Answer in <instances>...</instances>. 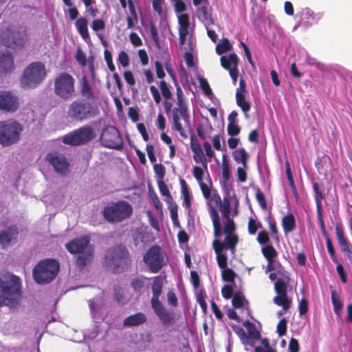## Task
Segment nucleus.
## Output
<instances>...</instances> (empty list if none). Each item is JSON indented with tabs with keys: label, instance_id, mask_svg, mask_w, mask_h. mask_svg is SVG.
<instances>
[{
	"label": "nucleus",
	"instance_id": "obj_1",
	"mask_svg": "<svg viewBox=\"0 0 352 352\" xmlns=\"http://www.w3.org/2000/svg\"><path fill=\"white\" fill-rule=\"evenodd\" d=\"M67 251L72 254H78L76 263L82 268L91 263L94 258V247L90 243V237H77L65 244Z\"/></svg>",
	"mask_w": 352,
	"mask_h": 352
},
{
	"label": "nucleus",
	"instance_id": "obj_2",
	"mask_svg": "<svg viewBox=\"0 0 352 352\" xmlns=\"http://www.w3.org/2000/svg\"><path fill=\"white\" fill-rule=\"evenodd\" d=\"M104 262L113 268L115 273H122L128 270L132 260L127 248L118 244L106 250Z\"/></svg>",
	"mask_w": 352,
	"mask_h": 352
},
{
	"label": "nucleus",
	"instance_id": "obj_3",
	"mask_svg": "<svg viewBox=\"0 0 352 352\" xmlns=\"http://www.w3.org/2000/svg\"><path fill=\"white\" fill-rule=\"evenodd\" d=\"M67 113L72 120L82 122L96 118L100 110L96 102L78 98L69 104Z\"/></svg>",
	"mask_w": 352,
	"mask_h": 352
},
{
	"label": "nucleus",
	"instance_id": "obj_4",
	"mask_svg": "<svg viewBox=\"0 0 352 352\" xmlns=\"http://www.w3.org/2000/svg\"><path fill=\"white\" fill-rule=\"evenodd\" d=\"M20 285V279L16 276L0 278V307H13L17 305L21 296Z\"/></svg>",
	"mask_w": 352,
	"mask_h": 352
},
{
	"label": "nucleus",
	"instance_id": "obj_5",
	"mask_svg": "<svg viewBox=\"0 0 352 352\" xmlns=\"http://www.w3.org/2000/svg\"><path fill=\"white\" fill-rule=\"evenodd\" d=\"M133 207L126 201L111 202L102 211L104 219L109 223H118L129 219L133 214Z\"/></svg>",
	"mask_w": 352,
	"mask_h": 352
},
{
	"label": "nucleus",
	"instance_id": "obj_6",
	"mask_svg": "<svg viewBox=\"0 0 352 352\" xmlns=\"http://www.w3.org/2000/svg\"><path fill=\"white\" fill-rule=\"evenodd\" d=\"M59 270L60 265L56 259H42L34 266L32 271L33 277L40 285L47 284L56 278Z\"/></svg>",
	"mask_w": 352,
	"mask_h": 352
},
{
	"label": "nucleus",
	"instance_id": "obj_7",
	"mask_svg": "<svg viewBox=\"0 0 352 352\" xmlns=\"http://www.w3.org/2000/svg\"><path fill=\"white\" fill-rule=\"evenodd\" d=\"M46 74L43 63L38 61L31 63L23 72L21 84L23 88L34 89L45 80Z\"/></svg>",
	"mask_w": 352,
	"mask_h": 352
},
{
	"label": "nucleus",
	"instance_id": "obj_8",
	"mask_svg": "<svg viewBox=\"0 0 352 352\" xmlns=\"http://www.w3.org/2000/svg\"><path fill=\"white\" fill-rule=\"evenodd\" d=\"M27 41V31L25 28L14 29L8 27L0 34V43L13 50H21Z\"/></svg>",
	"mask_w": 352,
	"mask_h": 352
},
{
	"label": "nucleus",
	"instance_id": "obj_9",
	"mask_svg": "<svg viewBox=\"0 0 352 352\" xmlns=\"http://www.w3.org/2000/svg\"><path fill=\"white\" fill-rule=\"evenodd\" d=\"M166 252L158 245H152L143 256V261L151 273L157 274L166 265Z\"/></svg>",
	"mask_w": 352,
	"mask_h": 352
},
{
	"label": "nucleus",
	"instance_id": "obj_10",
	"mask_svg": "<svg viewBox=\"0 0 352 352\" xmlns=\"http://www.w3.org/2000/svg\"><path fill=\"white\" fill-rule=\"evenodd\" d=\"M23 130V126L17 121L0 122V144L8 146L16 143Z\"/></svg>",
	"mask_w": 352,
	"mask_h": 352
},
{
	"label": "nucleus",
	"instance_id": "obj_11",
	"mask_svg": "<svg viewBox=\"0 0 352 352\" xmlns=\"http://www.w3.org/2000/svg\"><path fill=\"white\" fill-rule=\"evenodd\" d=\"M54 91L60 98L69 100L75 93V79L67 72L60 74L54 80Z\"/></svg>",
	"mask_w": 352,
	"mask_h": 352
},
{
	"label": "nucleus",
	"instance_id": "obj_12",
	"mask_svg": "<svg viewBox=\"0 0 352 352\" xmlns=\"http://www.w3.org/2000/svg\"><path fill=\"white\" fill-rule=\"evenodd\" d=\"M96 137L94 129L89 126H83L63 137V142L71 146H80L89 143Z\"/></svg>",
	"mask_w": 352,
	"mask_h": 352
},
{
	"label": "nucleus",
	"instance_id": "obj_13",
	"mask_svg": "<svg viewBox=\"0 0 352 352\" xmlns=\"http://www.w3.org/2000/svg\"><path fill=\"white\" fill-rule=\"evenodd\" d=\"M100 140L107 148L120 150L122 148V140L119 131L114 126L106 128L101 134Z\"/></svg>",
	"mask_w": 352,
	"mask_h": 352
},
{
	"label": "nucleus",
	"instance_id": "obj_14",
	"mask_svg": "<svg viewBox=\"0 0 352 352\" xmlns=\"http://www.w3.org/2000/svg\"><path fill=\"white\" fill-rule=\"evenodd\" d=\"M182 118L186 124L190 123V114L188 110L186 104L182 105H177L173 110V124L172 129L179 133L180 135L184 138H186L185 131L184 130L182 125L180 122V119Z\"/></svg>",
	"mask_w": 352,
	"mask_h": 352
},
{
	"label": "nucleus",
	"instance_id": "obj_15",
	"mask_svg": "<svg viewBox=\"0 0 352 352\" xmlns=\"http://www.w3.org/2000/svg\"><path fill=\"white\" fill-rule=\"evenodd\" d=\"M163 280L164 278L162 276H155L153 278V282L151 285L153 296L151 300V307L156 315L165 309L164 307L162 305L160 300V296L162 292Z\"/></svg>",
	"mask_w": 352,
	"mask_h": 352
},
{
	"label": "nucleus",
	"instance_id": "obj_16",
	"mask_svg": "<svg viewBox=\"0 0 352 352\" xmlns=\"http://www.w3.org/2000/svg\"><path fill=\"white\" fill-rule=\"evenodd\" d=\"M19 107V98L7 91H0V109L6 112H15Z\"/></svg>",
	"mask_w": 352,
	"mask_h": 352
},
{
	"label": "nucleus",
	"instance_id": "obj_17",
	"mask_svg": "<svg viewBox=\"0 0 352 352\" xmlns=\"http://www.w3.org/2000/svg\"><path fill=\"white\" fill-rule=\"evenodd\" d=\"M46 160L58 173L64 175L67 173L69 163L64 155L57 153H49L46 157Z\"/></svg>",
	"mask_w": 352,
	"mask_h": 352
},
{
	"label": "nucleus",
	"instance_id": "obj_18",
	"mask_svg": "<svg viewBox=\"0 0 352 352\" xmlns=\"http://www.w3.org/2000/svg\"><path fill=\"white\" fill-rule=\"evenodd\" d=\"M237 234H226L224 241L222 242L219 239H214L212 246L217 247L218 250H230L232 254H235L236 246L239 243Z\"/></svg>",
	"mask_w": 352,
	"mask_h": 352
},
{
	"label": "nucleus",
	"instance_id": "obj_19",
	"mask_svg": "<svg viewBox=\"0 0 352 352\" xmlns=\"http://www.w3.org/2000/svg\"><path fill=\"white\" fill-rule=\"evenodd\" d=\"M336 234L342 252L349 260H352V250L350 248L349 242L345 236L342 225L340 223H336Z\"/></svg>",
	"mask_w": 352,
	"mask_h": 352
},
{
	"label": "nucleus",
	"instance_id": "obj_20",
	"mask_svg": "<svg viewBox=\"0 0 352 352\" xmlns=\"http://www.w3.org/2000/svg\"><path fill=\"white\" fill-rule=\"evenodd\" d=\"M15 68L14 57L9 52H0V76L11 73Z\"/></svg>",
	"mask_w": 352,
	"mask_h": 352
},
{
	"label": "nucleus",
	"instance_id": "obj_21",
	"mask_svg": "<svg viewBox=\"0 0 352 352\" xmlns=\"http://www.w3.org/2000/svg\"><path fill=\"white\" fill-rule=\"evenodd\" d=\"M190 148L193 153V159L197 163H201L204 167L207 168V160L199 144L198 140L194 134L190 135Z\"/></svg>",
	"mask_w": 352,
	"mask_h": 352
},
{
	"label": "nucleus",
	"instance_id": "obj_22",
	"mask_svg": "<svg viewBox=\"0 0 352 352\" xmlns=\"http://www.w3.org/2000/svg\"><path fill=\"white\" fill-rule=\"evenodd\" d=\"M79 93L86 101L96 102L94 91L85 76L80 79Z\"/></svg>",
	"mask_w": 352,
	"mask_h": 352
},
{
	"label": "nucleus",
	"instance_id": "obj_23",
	"mask_svg": "<svg viewBox=\"0 0 352 352\" xmlns=\"http://www.w3.org/2000/svg\"><path fill=\"white\" fill-rule=\"evenodd\" d=\"M19 234L17 228L10 227L6 230L0 232V244L3 248L7 247L11 241L16 239Z\"/></svg>",
	"mask_w": 352,
	"mask_h": 352
},
{
	"label": "nucleus",
	"instance_id": "obj_24",
	"mask_svg": "<svg viewBox=\"0 0 352 352\" xmlns=\"http://www.w3.org/2000/svg\"><path fill=\"white\" fill-rule=\"evenodd\" d=\"M146 316L142 312H138L126 317L123 321L125 327H135L142 324L146 322Z\"/></svg>",
	"mask_w": 352,
	"mask_h": 352
},
{
	"label": "nucleus",
	"instance_id": "obj_25",
	"mask_svg": "<svg viewBox=\"0 0 352 352\" xmlns=\"http://www.w3.org/2000/svg\"><path fill=\"white\" fill-rule=\"evenodd\" d=\"M198 16L204 21L205 25L210 26L214 23V20L212 17L211 8L209 4H203L197 10Z\"/></svg>",
	"mask_w": 352,
	"mask_h": 352
},
{
	"label": "nucleus",
	"instance_id": "obj_26",
	"mask_svg": "<svg viewBox=\"0 0 352 352\" xmlns=\"http://www.w3.org/2000/svg\"><path fill=\"white\" fill-rule=\"evenodd\" d=\"M290 280L288 274H282V278H279L274 283V290L277 294H287V284Z\"/></svg>",
	"mask_w": 352,
	"mask_h": 352
},
{
	"label": "nucleus",
	"instance_id": "obj_27",
	"mask_svg": "<svg viewBox=\"0 0 352 352\" xmlns=\"http://www.w3.org/2000/svg\"><path fill=\"white\" fill-rule=\"evenodd\" d=\"M221 66L227 70L232 68V67H236L239 64V58L235 53H232L226 56H222L220 58Z\"/></svg>",
	"mask_w": 352,
	"mask_h": 352
},
{
	"label": "nucleus",
	"instance_id": "obj_28",
	"mask_svg": "<svg viewBox=\"0 0 352 352\" xmlns=\"http://www.w3.org/2000/svg\"><path fill=\"white\" fill-rule=\"evenodd\" d=\"M210 214L212 220L214 236L218 238L221 235V226L219 213L214 207H212L210 208Z\"/></svg>",
	"mask_w": 352,
	"mask_h": 352
},
{
	"label": "nucleus",
	"instance_id": "obj_29",
	"mask_svg": "<svg viewBox=\"0 0 352 352\" xmlns=\"http://www.w3.org/2000/svg\"><path fill=\"white\" fill-rule=\"evenodd\" d=\"M282 226L285 234L292 232L295 230L296 226V220L292 213H289L283 217L282 219Z\"/></svg>",
	"mask_w": 352,
	"mask_h": 352
},
{
	"label": "nucleus",
	"instance_id": "obj_30",
	"mask_svg": "<svg viewBox=\"0 0 352 352\" xmlns=\"http://www.w3.org/2000/svg\"><path fill=\"white\" fill-rule=\"evenodd\" d=\"M87 24L88 21L87 19L85 17H80L76 21V28L79 34L85 41H87L89 38Z\"/></svg>",
	"mask_w": 352,
	"mask_h": 352
},
{
	"label": "nucleus",
	"instance_id": "obj_31",
	"mask_svg": "<svg viewBox=\"0 0 352 352\" xmlns=\"http://www.w3.org/2000/svg\"><path fill=\"white\" fill-rule=\"evenodd\" d=\"M164 326L173 324L175 322L174 312H169L166 309L157 315Z\"/></svg>",
	"mask_w": 352,
	"mask_h": 352
},
{
	"label": "nucleus",
	"instance_id": "obj_32",
	"mask_svg": "<svg viewBox=\"0 0 352 352\" xmlns=\"http://www.w3.org/2000/svg\"><path fill=\"white\" fill-rule=\"evenodd\" d=\"M232 330L238 336L242 344L244 345H254V342L252 341H250V337L248 336L244 329L238 325L232 326Z\"/></svg>",
	"mask_w": 352,
	"mask_h": 352
},
{
	"label": "nucleus",
	"instance_id": "obj_33",
	"mask_svg": "<svg viewBox=\"0 0 352 352\" xmlns=\"http://www.w3.org/2000/svg\"><path fill=\"white\" fill-rule=\"evenodd\" d=\"M236 102L245 113V117H248L247 113L250 110L251 104L249 101L245 100V95L236 93Z\"/></svg>",
	"mask_w": 352,
	"mask_h": 352
},
{
	"label": "nucleus",
	"instance_id": "obj_34",
	"mask_svg": "<svg viewBox=\"0 0 352 352\" xmlns=\"http://www.w3.org/2000/svg\"><path fill=\"white\" fill-rule=\"evenodd\" d=\"M233 157L237 163H241L244 167H246L249 155L244 148L236 149L233 152Z\"/></svg>",
	"mask_w": 352,
	"mask_h": 352
},
{
	"label": "nucleus",
	"instance_id": "obj_35",
	"mask_svg": "<svg viewBox=\"0 0 352 352\" xmlns=\"http://www.w3.org/2000/svg\"><path fill=\"white\" fill-rule=\"evenodd\" d=\"M243 324L248 331V336L250 337V339L252 338L255 340H258L261 338V333L256 330V326L253 322L246 320L243 322Z\"/></svg>",
	"mask_w": 352,
	"mask_h": 352
},
{
	"label": "nucleus",
	"instance_id": "obj_36",
	"mask_svg": "<svg viewBox=\"0 0 352 352\" xmlns=\"http://www.w3.org/2000/svg\"><path fill=\"white\" fill-rule=\"evenodd\" d=\"M274 302L278 306H281L285 311H287L291 304V300L287 297V294H277L274 298Z\"/></svg>",
	"mask_w": 352,
	"mask_h": 352
},
{
	"label": "nucleus",
	"instance_id": "obj_37",
	"mask_svg": "<svg viewBox=\"0 0 352 352\" xmlns=\"http://www.w3.org/2000/svg\"><path fill=\"white\" fill-rule=\"evenodd\" d=\"M148 278L144 276H140L133 278L131 281V287L133 289V291L136 292H140L142 289L144 288L145 285V281Z\"/></svg>",
	"mask_w": 352,
	"mask_h": 352
},
{
	"label": "nucleus",
	"instance_id": "obj_38",
	"mask_svg": "<svg viewBox=\"0 0 352 352\" xmlns=\"http://www.w3.org/2000/svg\"><path fill=\"white\" fill-rule=\"evenodd\" d=\"M215 254H217V261L219 267L221 269H225L228 267L227 256L223 253V250H218L217 247L212 246Z\"/></svg>",
	"mask_w": 352,
	"mask_h": 352
},
{
	"label": "nucleus",
	"instance_id": "obj_39",
	"mask_svg": "<svg viewBox=\"0 0 352 352\" xmlns=\"http://www.w3.org/2000/svg\"><path fill=\"white\" fill-rule=\"evenodd\" d=\"M261 252L267 261L275 260L278 253L272 245H267L262 248Z\"/></svg>",
	"mask_w": 352,
	"mask_h": 352
},
{
	"label": "nucleus",
	"instance_id": "obj_40",
	"mask_svg": "<svg viewBox=\"0 0 352 352\" xmlns=\"http://www.w3.org/2000/svg\"><path fill=\"white\" fill-rule=\"evenodd\" d=\"M313 189L315 194L314 198L316 204V209L322 208V200L324 199V196L318 183L314 182L313 184Z\"/></svg>",
	"mask_w": 352,
	"mask_h": 352
},
{
	"label": "nucleus",
	"instance_id": "obj_41",
	"mask_svg": "<svg viewBox=\"0 0 352 352\" xmlns=\"http://www.w3.org/2000/svg\"><path fill=\"white\" fill-rule=\"evenodd\" d=\"M245 300V298L244 295L240 292H236L234 294L232 300V304L233 307L234 309H239L243 307L244 306Z\"/></svg>",
	"mask_w": 352,
	"mask_h": 352
},
{
	"label": "nucleus",
	"instance_id": "obj_42",
	"mask_svg": "<svg viewBox=\"0 0 352 352\" xmlns=\"http://www.w3.org/2000/svg\"><path fill=\"white\" fill-rule=\"evenodd\" d=\"M222 177L225 182H228L231 176L229 163L227 160V156L223 155L222 156Z\"/></svg>",
	"mask_w": 352,
	"mask_h": 352
},
{
	"label": "nucleus",
	"instance_id": "obj_43",
	"mask_svg": "<svg viewBox=\"0 0 352 352\" xmlns=\"http://www.w3.org/2000/svg\"><path fill=\"white\" fill-rule=\"evenodd\" d=\"M231 50L232 45L229 40L226 38H223L221 43H218L216 46V52L219 55H221Z\"/></svg>",
	"mask_w": 352,
	"mask_h": 352
},
{
	"label": "nucleus",
	"instance_id": "obj_44",
	"mask_svg": "<svg viewBox=\"0 0 352 352\" xmlns=\"http://www.w3.org/2000/svg\"><path fill=\"white\" fill-rule=\"evenodd\" d=\"M179 30L188 31L190 21L189 16L186 13H182L178 16Z\"/></svg>",
	"mask_w": 352,
	"mask_h": 352
},
{
	"label": "nucleus",
	"instance_id": "obj_45",
	"mask_svg": "<svg viewBox=\"0 0 352 352\" xmlns=\"http://www.w3.org/2000/svg\"><path fill=\"white\" fill-rule=\"evenodd\" d=\"M220 210L223 217L229 219L230 218V202L228 198L224 197L223 200V204L220 206Z\"/></svg>",
	"mask_w": 352,
	"mask_h": 352
},
{
	"label": "nucleus",
	"instance_id": "obj_46",
	"mask_svg": "<svg viewBox=\"0 0 352 352\" xmlns=\"http://www.w3.org/2000/svg\"><path fill=\"white\" fill-rule=\"evenodd\" d=\"M113 298L118 303L124 304L125 302L124 292L121 287H114Z\"/></svg>",
	"mask_w": 352,
	"mask_h": 352
},
{
	"label": "nucleus",
	"instance_id": "obj_47",
	"mask_svg": "<svg viewBox=\"0 0 352 352\" xmlns=\"http://www.w3.org/2000/svg\"><path fill=\"white\" fill-rule=\"evenodd\" d=\"M317 212V218L319 223L320 228L321 230L322 234L324 238H327L329 236L328 232L326 230L324 222L323 220L322 216V208L316 209Z\"/></svg>",
	"mask_w": 352,
	"mask_h": 352
},
{
	"label": "nucleus",
	"instance_id": "obj_48",
	"mask_svg": "<svg viewBox=\"0 0 352 352\" xmlns=\"http://www.w3.org/2000/svg\"><path fill=\"white\" fill-rule=\"evenodd\" d=\"M306 63L309 65L316 67L318 70L321 72H324L325 69V65L314 57L307 56Z\"/></svg>",
	"mask_w": 352,
	"mask_h": 352
},
{
	"label": "nucleus",
	"instance_id": "obj_49",
	"mask_svg": "<svg viewBox=\"0 0 352 352\" xmlns=\"http://www.w3.org/2000/svg\"><path fill=\"white\" fill-rule=\"evenodd\" d=\"M324 239H326V245H327V251L330 254L331 260L333 261V263H338V260L336 256V251H335L334 247L333 245V243H332V241H331L330 237L329 236V237L324 238Z\"/></svg>",
	"mask_w": 352,
	"mask_h": 352
},
{
	"label": "nucleus",
	"instance_id": "obj_50",
	"mask_svg": "<svg viewBox=\"0 0 352 352\" xmlns=\"http://www.w3.org/2000/svg\"><path fill=\"white\" fill-rule=\"evenodd\" d=\"M199 82L204 94L208 97L211 96L212 95V91L207 80L201 77L199 79Z\"/></svg>",
	"mask_w": 352,
	"mask_h": 352
},
{
	"label": "nucleus",
	"instance_id": "obj_51",
	"mask_svg": "<svg viewBox=\"0 0 352 352\" xmlns=\"http://www.w3.org/2000/svg\"><path fill=\"white\" fill-rule=\"evenodd\" d=\"M223 270L222 272L223 280L225 281H227V282H234V278L236 276L234 270H232L231 268H228V267L223 269Z\"/></svg>",
	"mask_w": 352,
	"mask_h": 352
},
{
	"label": "nucleus",
	"instance_id": "obj_52",
	"mask_svg": "<svg viewBox=\"0 0 352 352\" xmlns=\"http://www.w3.org/2000/svg\"><path fill=\"white\" fill-rule=\"evenodd\" d=\"M256 199L258 202L260 207L263 210H266L267 208V202L265 200V197L263 192L261 190L260 188H257L256 191Z\"/></svg>",
	"mask_w": 352,
	"mask_h": 352
},
{
	"label": "nucleus",
	"instance_id": "obj_53",
	"mask_svg": "<svg viewBox=\"0 0 352 352\" xmlns=\"http://www.w3.org/2000/svg\"><path fill=\"white\" fill-rule=\"evenodd\" d=\"M153 169L157 177V181L164 180L166 174L165 167L162 164H155L153 165Z\"/></svg>",
	"mask_w": 352,
	"mask_h": 352
},
{
	"label": "nucleus",
	"instance_id": "obj_54",
	"mask_svg": "<svg viewBox=\"0 0 352 352\" xmlns=\"http://www.w3.org/2000/svg\"><path fill=\"white\" fill-rule=\"evenodd\" d=\"M151 35L152 39L155 43V45L158 50L161 49L160 43V38L157 32V30L153 23L151 24L150 26Z\"/></svg>",
	"mask_w": 352,
	"mask_h": 352
},
{
	"label": "nucleus",
	"instance_id": "obj_55",
	"mask_svg": "<svg viewBox=\"0 0 352 352\" xmlns=\"http://www.w3.org/2000/svg\"><path fill=\"white\" fill-rule=\"evenodd\" d=\"M256 240L261 245H267L270 242L269 234L266 230L260 231L258 233Z\"/></svg>",
	"mask_w": 352,
	"mask_h": 352
},
{
	"label": "nucleus",
	"instance_id": "obj_56",
	"mask_svg": "<svg viewBox=\"0 0 352 352\" xmlns=\"http://www.w3.org/2000/svg\"><path fill=\"white\" fill-rule=\"evenodd\" d=\"M236 229L234 221L232 219H227L224 225V232L226 234H234L233 232Z\"/></svg>",
	"mask_w": 352,
	"mask_h": 352
},
{
	"label": "nucleus",
	"instance_id": "obj_57",
	"mask_svg": "<svg viewBox=\"0 0 352 352\" xmlns=\"http://www.w3.org/2000/svg\"><path fill=\"white\" fill-rule=\"evenodd\" d=\"M197 300L204 313L207 311V304L205 300V292L200 290L197 296Z\"/></svg>",
	"mask_w": 352,
	"mask_h": 352
},
{
	"label": "nucleus",
	"instance_id": "obj_58",
	"mask_svg": "<svg viewBox=\"0 0 352 352\" xmlns=\"http://www.w3.org/2000/svg\"><path fill=\"white\" fill-rule=\"evenodd\" d=\"M331 300L335 312H337L342 309V303L341 302L339 296H337L336 291L331 292Z\"/></svg>",
	"mask_w": 352,
	"mask_h": 352
},
{
	"label": "nucleus",
	"instance_id": "obj_59",
	"mask_svg": "<svg viewBox=\"0 0 352 352\" xmlns=\"http://www.w3.org/2000/svg\"><path fill=\"white\" fill-rule=\"evenodd\" d=\"M160 89L162 91V94L164 96V98L166 100L170 99L171 96H172V94H171V91H170L169 88L168 87V85L166 82V81L162 80L160 82Z\"/></svg>",
	"mask_w": 352,
	"mask_h": 352
},
{
	"label": "nucleus",
	"instance_id": "obj_60",
	"mask_svg": "<svg viewBox=\"0 0 352 352\" xmlns=\"http://www.w3.org/2000/svg\"><path fill=\"white\" fill-rule=\"evenodd\" d=\"M227 131L229 135L234 137L240 133L241 129L236 123H228Z\"/></svg>",
	"mask_w": 352,
	"mask_h": 352
},
{
	"label": "nucleus",
	"instance_id": "obj_61",
	"mask_svg": "<svg viewBox=\"0 0 352 352\" xmlns=\"http://www.w3.org/2000/svg\"><path fill=\"white\" fill-rule=\"evenodd\" d=\"M105 61L107 64L108 68L111 72H114L116 68L113 63L112 55L109 50H105L104 52Z\"/></svg>",
	"mask_w": 352,
	"mask_h": 352
},
{
	"label": "nucleus",
	"instance_id": "obj_62",
	"mask_svg": "<svg viewBox=\"0 0 352 352\" xmlns=\"http://www.w3.org/2000/svg\"><path fill=\"white\" fill-rule=\"evenodd\" d=\"M222 296L226 299H230L233 295V287L230 285H225L221 289Z\"/></svg>",
	"mask_w": 352,
	"mask_h": 352
},
{
	"label": "nucleus",
	"instance_id": "obj_63",
	"mask_svg": "<svg viewBox=\"0 0 352 352\" xmlns=\"http://www.w3.org/2000/svg\"><path fill=\"white\" fill-rule=\"evenodd\" d=\"M287 332V320L286 319L282 318L277 325V333L279 336H283Z\"/></svg>",
	"mask_w": 352,
	"mask_h": 352
},
{
	"label": "nucleus",
	"instance_id": "obj_64",
	"mask_svg": "<svg viewBox=\"0 0 352 352\" xmlns=\"http://www.w3.org/2000/svg\"><path fill=\"white\" fill-rule=\"evenodd\" d=\"M118 61L122 67H127L129 64V58L127 53L124 51L120 52L118 54Z\"/></svg>",
	"mask_w": 352,
	"mask_h": 352
}]
</instances>
